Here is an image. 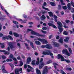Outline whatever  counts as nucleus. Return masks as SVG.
Listing matches in <instances>:
<instances>
[{
    "instance_id": "1",
    "label": "nucleus",
    "mask_w": 74,
    "mask_h": 74,
    "mask_svg": "<svg viewBox=\"0 0 74 74\" xmlns=\"http://www.w3.org/2000/svg\"><path fill=\"white\" fill-rule=\"evenodd\" d=\"M32 32H31V34H34V35H36L38 36V37H45V35L40 34L38 33H37L36 32H34L33 31V30L30 29H28L27 32L28 33L29 32V31Z\"/></svg>"
},
{
    "instance_id": "2",
    "label": "nucleus",
    "mask_w": 74,
    "mask_h": 74,
    "mask_svg": "<svg viewBox=\"0 0 74 74\" xmlns=\"http://www.w3.org/2000/svg\"><path fill=\"white\" fill-rule=\"evenodd\" d=\"M58 58L59 59H61V61H65L67 63H70V60H66L64 59V57H63V56H62V55H60V54H58Z\"/></svg>"
},
{
    "instance_id": "3",
    "label": "nucleus",
    "mask_w": 74,
    "mask_h": 74,
    "mask_svg": "<svg viewBox=\"0 0 74 74\" xmlns=\"http://www.w3.org/2000/svg\"><path fill=\"white\" fill-rule=\"evenodd\" d=\"M57 23L58 25V27L59 29L60 32V33H62V32L63 31V28H62L63 25H62V24L60 21H58Z\"/></svg>"
},
{
    "instance_id": "4",
    "label": "nucleus",
    "mask_w": 74,
    "mask_h": 74,
    "mask_svg": "<svg viewBox=\"0 0 74 74\" xmlns=\"http://www.w3.org/2000/svg\"><path fill=\"white\" fill-rule=\"evenodd\" d=\"M38 40L42 42L43 44H48V41L44 39H41L39 38H38Z\"/></svg>"
},
{
    "instance_id": "5",
    "label": "nucleus",
    "mask_w": 74,
    "mask_h": 74,
    "mask_svg": "<svg viewBox=\"0 0 74 74\" xmlns=\"http://www.w3.org/2000/svg\"><path fill=\"white\" fill-rule=\"evenodd\" d=\"M41 48H46L47 49H51L52 48V47L51 45H49L48 44H47L46 45H42L41 46Z\"/></svg>"
},
{
    "instance_id": "6",
    "label": "nucleus",
    "mask_w": 74,
    "mask_h": 74,
    "mask_svg": "<svg viewBox=\"0 0 74 74\" xmlns=\"http://www.w3.org/2000/svg\"><path fill=\"white\" fill-rule=\"evenodd\" d=\"M47 52L43 51V55H49L50 56H52L53 54L51 53V51L50 50H47Z\"/></svg>"
},
{
    "instance_id": "7",
    "label": "nucleus",
    "mask_w": 74,
    "mask_h": 74,
    "mask_svg": "<svg viewBox=\"0 0 74 74\" xmlns=\"http://www.w3.org/2000/svg\"><path fill=\"white\" fill-rule=\"evenodd\" d=\"M67 6L69 10H71V12L72 13H74V8H72L71 9V3H69L68 4Z\"/></svg>"
},
{
    "instance_id": "8",
    "label": "nucleus",
    "mask_w": 74,
    "mask_h": 74,
    "mask_svg": "<svg viewBox=\"0 0 74 74\" xmlns=\"http://www.w3.org/2000/svg\"><path fill=\"white\" fill-rule=\"evenodd\" d=\"M44 59L42 58H41L40 60V64L39 65L40 69H41L44 66V63L42 62L43 61Z\"/></svg>"
},
{
    "instance_id": "9",
    "label": "nucleus",
    "mask_w": 74,
    "mask_h": 74,
    "mask_svg": "<svg viewBox=\"0 0 74 74\" xmlns=\"http://www.w3.org/2000/svg\"><path fill=\"white\" fill-rule=\"evenodd\" d=\"M62 53H63V54H64V53H65L67 55V56H70V53L68 52L67 50V49H65V50H63L62 51Z\"/></svg>"
},
{
    "instance_id": "10",
    "label": "nucleus",
    "mask_w": 74,
    "mask_h": 74,
    "mask_svg": "<svg viewBox=\"0 0 74 74\" xmlns=\"http://www.w3.org/2000/svg\"><path fill=\"white\" fill-rule=\"evenodd\" d=\"M8 38H10L11 40H13L11 36H5V37H3L2 38L3 40H5V39L8 40Z\"/></svg>"
},
{
    "instance_id": "11",
    "label": "nucleus",
    "mask_w": 74,
    "mask_h": 74,
    "mask_svg": "<svg viewBox=\"0 0 74 74\" xmlns=\"http://www.w3.org/2000/svg\"><path fill=\"white\" fill-rule=\"evenodd\" d=\"M28 67L29 69H31L32 70V69H27L28 72H30V71H32V72H34V69L33 68V67H32L29 65H28Z\"/></svg>"
},
{
    "instance_id": "12",
    "label": "nucleus",
    "mask_w": 74,
    "mask_h": 74,
    "mask_svg": "<svg viewBox=\"0 0 74 74\" xmlns=\"http://www.w3.org/2000/svg\"><path fill=\"white\" fill-rule=\"evenodd\" d=\"M47 66H45L44 68V70L43 71V74H47L48 73V69H47Z\"/></svg>"
},
{
    "instance_id": "13",
    "label": "nucleus",
    "mask_w": 74,
    "mask_h": 74,
    "mask_svg": "<svg viewBox=\"0 0 74 74\" xmlns=\"http://www.w3.org/2000/svg\"><path fill=\"white\" fill-rule=\"evenodd\" d=\"M53 45L55 47H58L60 46V45L59 43H57L56 42H53Z\"/></svg>"
},
{
    "instance_id": "14",
    "label": "nucleus",
    "mask_w": 74,
    "mask_h": 74,
    "mask_svg": "<svg viewBox=\"0 0 74 74\" xmlns=\"http://www.w3.org/2000/svg\"><path fill=\"white\" fill-rule=\"evenodd\" d=\"M47 5V3L44 2L43 4V5L42 6V7L43 9L45 10H47V11H49V10L47 8H45L44 6Z\"/></svg>"
},
{
    "instance_id": "15",
    "label": "nucleus",
    "mask_w": 74,
    "mask_h": 74,
    "mask_svg": "<svg viewBox=\"0 0 74 74\" xmlns=\"http://www.w3.org/2000/svg\"><path fill=\"white\" fill-rule=\"evenodd\" d=\"M8 44L9 46L10 47L11 49H12V48H14V46H13V45H12V42H9Z\"/></svg>"
},
{
    "instance_id": "16",
    "label": "nucleus",
    "mask_w": 74,
    "mask_h": 74,
    "mask_svg": "<svg viewBox=\"0 0 74 74\" xmlns=\"http://www.w3.org/2000/svg\"><path fill=\"white\" fill-rule=\"evenodd\" d=\"M0 52H5V55L6 54H9V52H8V51H6L5 50H0Z\"/></svg>"
},
{
    "instance_id": "17",
    "label": "nucleus",
    "mask_w": 74,
    "mask_h": 74,
    "mask_svg": "<svg viewBox=\"0 0 74 74\" xmlns=\"http://www.w3.org/2000/svg\"><path fill=\"white\" fill-rule=\"evenodd\" d=\"M32 61V60L31 59V57H29L27 58V63L28 64L29 63V62H30Z\"/></svg>"
},
{
    "instance_id": "18",
    "label": "nucleus",
    "mask_w": 74,
    "mask_h": 74,
    "mask_svg": "<svg viewBox=\"0 0 74 74\" xmlns=\"http://www.w3.org/2000/svg\"><path fill=\"white\" fill-rule=\"evenodd\" d=\"M36 72L37 74H41V72L38 69H36Z\"/></svg>"
},
{
    "instance_id": "19",
    "label": "nucleus",
    "mask_w": 74,
    "mask_h": 74,
    "mask_svg": "<svg viewBox=\"0 0 74 74\" xmlns=\"http://www.w3.org/2000/svg\"><path fill=\"white\" fill-rule=\"evenodd\" d=\"M46 18L45 16L44 15H42L40 17V19L41 20H44Z\"/></svg>"
},
{
    "instance_id": "20",
    "label": "nucleus",
    "mask_w": 74,
    "mask_h": 74,
    "mask_svg": "<svg viewBox=\"0 0 74 74\" xmlns=\"http://www.w3.org/2000/svg\"><path fill=\"white\" fill-rule=\"evenodd\" d=\"M48 14H49V16L50 17L53 16V13L52 12H49Z\"/></svg>"
},
{
    "instance_id": "21",
    "label": "nucleus",
    "mask_w": 74,
    "mask_h": 74,
    "mask_svg": "<svg viewBox=\"0 0 74 74\" xmlns=\"http://www.w3.org/2000/svg\"><path fill=\"white\" fill-rule=\"evenodd\" d=\"M35 42L36 44V45H41V43L39 41H36Z\"/></svg>"
},
{
    "instance_id": "22",
    "label": "nucleus",
    "mask_w": 74,
    "mask_h": 74,
    "mask_svg": "<svg viewBox=\"0 0 74 74\" xmlns=\"http://www.w3.org/2000/svg\"><path fill=\"white\" fill-rule=\"evenodd\" d=\"M14 18H15L16 20H17L18 21H21V22H22L23 21H22V20L20 19V18H17L16 17V16H14Z\"/></svg>"
},
{
    "instance_id": "23",
    "label": "nucleus",
    "mask_w": 74,
    "mask_h": 74,
    "mask_svg": "<svg viewBox=\"0 0 74 74\" xmlns=\"http://www.w3.org/2000/svg\"><path fill=\"white\" fill-rule=\"evenodd\" d=\"M54 18L55 22H57V19H58V16L55 15H54Z\"/></svg>"
},
{
    "instance_id": "24",
    "label": "nucleus",
    "mask_w": 74,
    "mask_h": 74,
    "mask_svg": "<svg viewBox=\"0 0 74 74\" xmlns=\"http://www.w3.org/2000/svg\"><path fill=\"white\" fill-rule=\"evenodd\" d=\"M13 34L14 36L16 37H19V34L16 33H14Z\"/></svg>"
},
{
    "instance_id": "25",
    "label": "nucleus",
    "mask_w": 74,
    "mask_h": 74,
    "mask_svg": "<svg viewBox=\"0 0 74 74\" xmlns=\"http://www.w3.org/2000/svg\"><path fill=\"white\" fill-rule=\"evenodd\" d=\"M16 74H19V69H17L15 70Z\"/></svg>"
},
{
    "instance_id": "26",
    "label": "nucleus",
    "mask_w": 74,
    "mask_h": 74,
    "mask_svg": "<svg viewBox=\"0 0 74 74\" xmlns=\"http://www.w3.org/2000/svg\"><path fill=\"white\" fill-rule=\"evenodd\" d=\"M4 11L6 14L8 15V16L9 17H10V14H9V13H8L7 12V10H5Z\"/></svg>"
},
{
    "instance_id": "27",
    "label": "nucleus",
    "mask_w": 74,
    "mask_h": 74,
    "mask_svg": "<svg viewBox=\"0 0 74 74\" xmlns=\"http://www.w3.org/2000/svg\"><path fill=\"white\" fill-rule=\"evenodd\" d=\"M50 4H51V5L52 6H55V3L53 2H50Z\"/></svg>"
},
{
    "instance_id": "28",
    "label": "nucleus",
    "mask_w": 74,
    "mask_h": 74,
    "mask_svg": "<svg viewBox=\"0 0 74 74\" xmlns=\"http://www.w3.org/2000/svg\"><path fill=\"white\" fill-rule=\"evenodd\" d=\"M23 64V63L22 61H20V66H22Z\"/></svg>"
},
{
    "instance_id": "29",
    "label": "nucleus",
    "mask_w": 74,
    "mask_h": 74,
    "mask_svg": "<svg viewBox=\"0 0 74 74\" xmlns=\"http://www.w3.org/2000/svg\"><path fill=\"white\" fill-rule=\"evenodd\" d=\"M30 45L32 47V48H34V46H33V43L32 42H30Z\"/></svg>"
},
{
    "instance_id": "30",
    "label": "nucleus",
    "mask_w": 74,
    "mask_h": 74,
    "mask_svg": "<svg viewBox=\"0 0 74 74\" xmlns=\"http://www.w3.org/2000/svg\"><path fill=\"white\" fill-rule=\"evenodd\" d=\"M52 63V60H50L48 62H47V64H49V63Z\"/></svg>"
},
{
    "instance_id": "31",
    "label": "nucleus",
    "mask_w": 74,
    "mask_h": 74,
    "mask_svg": "<svg viewBox=\"0 0 74 74\" xmlns=\"http://www.w3.org/2000/svg\"><path fill=\"white\" fill-rule=\"evenodd\" d=\"M62 8L63 10H66L67 8V7L66 6H63Z\"/></svg>"
},
{
    "instance_id": "32",
    "label": "nucleus",
    "mask_w": 74,
    "mask_h": 74,
    "mask_svg": "<svg viewBox=\"0 0 74 74\" xmlns=\"http://www.w3.org/2000/svg\"><path fill=\"white\" fill-rule=\"evenodd\" d=\"M0 45H1V48H4V43H0Z\"/></svg>"
},
{
    "instance_id": "33",
    "label": "nucleus",
    "mask_w": 74,
    "mask_h": 74,
    "mask_svg": "<svg viewBox=\"0 0 74 74\" xmlns=\"http://www.w3.org/2000/svg\"><path fill=\"white\" fill-rule=\"evenodd\" d=\"M68 49L70 53H71V54H73V53H72V50H71V48H69Z\"/></svg>"
},
{
    "instance_id": "34",
    "label": "nucleus",
    "mask_w": 74,
    "mask_h": 74,
    "mask_svg": "<svg viewBox=\"0 0 74 74\" xmlns=\"http://www.w3.org/2000/svg\"><path fill=\"white\" fill-rule=\"evenodd\" d=\"M10 66L11 67H12V70H13V69H14V64H10Z\"/></svg>"
},
{
    "instance_id": "35",
    "label": "nucleus",
    "mask_w": 74,
    "mask_h": 74,
    "mask_svg": "<svg viewBox=\"0 0 74 74\" xmlns=\"http://www.w3.org/2000/svg\"><path fill=\"white\" fill-rule=\"evenodd\" d=\"M59 42H60V43H63V39H60L59 40Z\"/></svg>"
},
{
    "instance_id": "36",
    "label": "nucleus",
    "mask_w": 74,
    "mask_h": 74,
    "mask_svg": "<svg viewBox=\"0 0 74 74\" xmlns=\"http://www.w3.org/2000/svg\"><path fill=\"white\" fill-rule=\"evenodd\" d=\"M32 64L33 66H34L35 64V60H34L32 61Z\"/></svg>"
},
{
    "instance_id": "37",
    "label": "nucleus",
    "mask_w": 74,
    "mask_h": 74,
    "mask_svg": "<svg viewBox=\"0 0 74 74\" xmlns=\"http://www.w3.org/2000/svg\"><path fill=\"white\" fill-rule=\"evenodd\" d=\"M63 34L64 35H67L68 34V33L66 31H64L63 32Z\"/></svg>"
},
{
    "instance_id": "38",
    "label": "nucleus",
    "mask_w": 74,
    "mask_h": 74,
    "mask_svg": "<svg viewBox=\"0 0 74 74\" xmlns=\"http://www.w3.org/2000/svg\"><path fill=\"white\" fill-rule=\"evenodd\" d=\"M4 73H7V71L5 70V69H4V70H3L2 71Z\"/></svg>"
},
{
    "instance_id": "39",
    "label": "nucleus",
    "mask_w": 74,
    "mask_h": 74,
    "mask_svg": "<svg viewBox=\"0 0 74 74\" xmlns=\"http://www.w3.org/2000/svg\"><path fill=\"white\" fill-rule=\"evenodd\" d=\"M48 25L49 26H52L53 25V24L50 23H48Z\"/></svg>"
},
{
    "instance_id": "40",
    "label": "nucleus",
    "mask_w": 74,
    "mask_h": 74,
    "mask_svg": "<svg viewBox=\"0 0 74 74\" xmlns=\"http://www.w3.org/2000/svg\"><path fill=\"white\" fill-rule=\"evenodd\" d=\"M10 58H12V59H13V58H14V56H13L12 54H11L10 55Z\"/></svg>"
},
{
    "instance_id": "41",
    "label": "nucleus",
    "mask_w": 74,
    "mask_h": 74,
    "mask_svg": "<svg viewBox=\"0 0 74 74\" xmlns=\"http://www.w3.org/2000/svg\"><path fill=\"white\" fill-rule=\"evenodd\" d=\"M13 23L15 25H18V23L15 21H13Z\"/></svg>"
},
{
    "instance_id": "42",
    "label": "nucleus",
    "mask_w": 74,
    "mask_h": 74,
    "mask_svg": "<svg viewBox=\"0 0 74 74\" xmlns=\"http://www.w3.org/2000/svg\"><path fill=\"white\" fill-rule=\"evenodd\" d=\"M58 9L59 10H61V6L60 5H58Z\"/></svg>"
},
{
    "instance_id": "43",
    "label": "nucleus",
    "mask_w": 74,
    "mask_h": 74,
    "mask_svg": "<svg viewBox=\"0 0 74 74\" xmlns=\"http://www.w3.org/2000/svg\"><path fill=\"white\" fill-rule=\"evenodd\" d=\"M71 3L72 6H73V7H74V3L73 1H71Z\"/></svg>"
},
{
    "instance_id": "44",
    "label": "nucleus",
    "mask_w": 74,
    "mask_h": 74,
    "mask_svg": "<svg viewBox=\"0 0 74 74\" xmlns=\"http://www.w3.org/2000/svg\"><path fill=\"white\" fill-rule=\"evenodd\" d=\"M66 70H69L70 71H71V68L67 67L66 68Z\"/></svg>"
},
{
    "instance_id": "45",
    "label": "nucleus",
    "mask_w": 74,
    "mask_h": 74,
    "mask_svg": "<svg viewBox=\"0 0 74 74\" xmlns=\"http://www.w3.org/2000/svg\"><path fill=\"white\" fill-rule=\"evenodd\" d=\"M42 29H43V30H47V28L46 27H42Z\"/></svg>"
},
{
    "instance_id": "46",
    "label": "nucleus",
    "mask_w": 74,
    "mask_h": 74,
    "mask_svg": "<svg viewBox=\"0 0 74 74\" xmlns=\"http://www.w3.org/2000/svg\"><path fill=\"white\" fill-rule=\"evenodd\" d=\"M2 58L3 59H4L6 58V57L4 56H2Z\"/></svg>"
},
{
    "instance_id": "47",
    "label": "nucleus",
    "mask_w": 74,
    "mask_h": 74,
    "mask_svg": "<svg viewBox=\"0 0 74 74\" xmlns=\"http://www.w3.org/2000/svg\"><path fill=\"white\" fill-rule=\"evenodd\" d=\"M5 70V68L4 67V66H2V71H3V70Z\"/></svg>"
},
{
    "instance_id": "48",
    "label": "nucleus",
    "mask_w": 74,
    "mask_h": 74,
    "mask_svg": "<svg viewBox=\"0 0 74 74\" xmlns=\"http://www.w3.org/2000/svg\"><path fill=\"white\" fill-rule=\"evenodd\" d=\"M41 32H42V33H44V34H45V33H46L47 32L45 31L41 30Z\"/></svg>"
},
{
    "instance_id": "49",
    "label": "nucleus",
    "mask_w": 74,
    "mask_h": 74,
    "mask_svg": "<svg viewBox=\"0 0 74 74\" xmlns=\"http://www.w3.org/2000/svg\"><path fill=\"white\" fill-rule=\"evenodd\" d=\"M23 16L24 17V18H27V16L25 15V14H23Z\"/></svg>"
},
{
    "instance_id": "50",
    "label": "nucleus",
    "mask_w": 74,
    "mask_h": 74,
    "mask_svg": "<svg viewBox=\"0 0 74 74\" xmlns=\"http://www.w3.org/2000/svg\"><path fill=\"white\" fill-rule=\"evenodd\" d=\"M52 26L53 27V28H55V29L56 28V26L55 25H53V24Z\"/></svg>"
},
{
    "instance_id": "51",
    "label": "nucleus",
    "mask_w": 74,
    "mask_h": 74,
    "mask_svg": "<svg viewBox=\"0 0 74 74\" xmlns=\"http://www.w3.org/2000/svg\"><path fill=\"white\" fill-rule=\"evenodd\" d=\"M0 7H1V9H2V10H4V8H3V6L1 5Z\"/></svg>"
},
{
    "instance_id": "52",
    "label": "nucleus",
    "mask_w": 74,
    "mask_h": 74,
    "mask_svg": "<svg viewBox=\"0 0 74 74\" xmlns=\"http://www.w3.org/2000/svg\"><path fill=\"white\" fill-rule=\"evenodd\" d=\"M24 67L25 69H26L27 68V65L26 64H25L24 65Z\"/></svg>"
},
{
    "instance_id": "53",
    "label": "nucleus",
    "mask_w": 74,
    "mask_h": 74,
    "mask_svg": "<svg viewBox=\"0 0 74 74\" xmlns=\"http://www.w3.org/2000/svg\"><path fill=\"white\" fill-rule=\"evenodd\" d=\"M14 63L15 64H18V61H17V60L15 61V62H14Z\"/></svg>"
},
{
    "instance_id": "54",
    "label": "nucleus",
    "mask_w": 74,
    "mask_h": 74,
    "mask_svg": "<svg viewBox=\"0 0 74 74\" xmlns=\"http://www.w3.org/2000/svg\"><path fill=\"white\" fill-rule=\"evenodd\" d=\"M56 39H57V40H58V39L59 38V36H56Z\"/></svg>"
},
{
    "instance_id": "55",
    "label": "nucleus",
    "mask_w": 74,
    "mask_h": 74,
    "mask_svg": "<svg viewBox=\"0 0 74 74\" xmlns=\"http://www.w3.org/2000/svg\"><path fill=\"white\" fill-rule=\"evenodd\" d=\"M2 36H3V34L0 33V37H1Z\"/></svg>"
},
{
    "instance_id": "56",
    "label": "nucleus",
    "mask_w": 74,
    "mask_h": 74,
    "mask_svg": "<svg viewBox=\"0 0 74 74\" xmlns=\"http://www.w3.org/2000/svg\"><path fill=\"white\" fill-rule=\"evenodd\" d=\"M1 27H2L1 24L0 23V31H1Z\"/></svg>"
},
{
    "instance_id": "57",
    "label": "nucleus",
    "mask_w": 74,
    "mask_h": 74,
    "mask_svg": "<svg viewBox=\"0 0 74 74\" xmlns=\"http://www.w3.org/2000/svg\"><path fill=\"white\" fill-rule=\"evenodd\" d=\"M9 33V34H10V35H12V31H10Z\"/></svg>"
},
{
    "instance_id": "58",
    "label": "nucleus",
    "mask_w": 74,
    "mask_h": 74,
    "mask_svg": "<svg viewBox=\"0 0 74 74\" xmlns=\"http://www.w3.org/2000/svg\"><path fill=\"white\" fill-rule=\"evenodd\" d=\"M70 22V21L68 20H66V23H69V22Z\"/></svg>"
},
{
    "instance_id": "59",
    "label": "nucleus",
    "mask_w": 74,
    "mask_h": 74,
    "mask_svg": "<svg viewBox=\"0 0 74 74\" xmlns=\"http://www.w3.org/2000/svg\"><path fill=\"white\" fill-rule=\"evenodd\" d=\"M12 59H13V60H14V61H16L17 60H16V58H13Z\"/></svg>"
},
{
    "instance_id": "60",
    "label": "nucleus",
    "mask_w": 74,
    "mask_h": 74,
    "mask_svg": "<svg viewBox=\"0 0 74 74\" xmlns=\"http://www.w3.org/2000/svg\"><path fill=\"white\" fill-rule=\"evenodd\" d=\"M64 41H65V42H68V40L67 39H65L64 40Z\"/></svg>"
},
{
    "instance_id": "61",
    "label": "nucleus",
    "mask_w": 74,
    "mask_h": 74,
    "mask_svg": "<svg viewBox=\"0 0 74 74\" xmlns=\"http://www.w3.org/2000/svg\"><path fill=\"white\" fill-rule=\"evenodd\" d=\"M39 61H36V64H37V65H38V64H39Z\"/></svg>"
},
{
    "instance_id": "62",
    "label": "nucleus",
    "mask_w": 74,
    "mask_h": 74,
    "mask_svg": "<svg viewBox=\"0 0 74 74\" xmlns=\"http://www.w3.org/2000/svg\"><path fill=\"white\" fill-rule=\"evenodd\" d=\"M52 35H50L49 37V39H51V37H52Z\"/></svg>"
},
{
    "instance_id": "63",
    "label": "nucleus",
    "mask_w": 74,
    "mask_h": 74,
    "mask_svg": "<svg viewBox=\"0 0 74 74\" xmlns=\"http://www.w3.org/2000/svg\"><path fill=\"white\" fill-rule=\"evenodd\" d=\"M61 4L62 5H65V3H63V2H62V3H61Z\"/></svg>"
},
{
    "instance_id": "64",
    "label": "nucleus",
    "mask_w": 74,
    "mask_h": 74,
    "mask_svg": "<svg viewBox=\"0 0 74 74\" xmlns=\"http://www.w3.org/2000/svg\"><path fill=\"white\" fill-rule=\"evenodd\" d=\"M64 27L65 28H68V27H67V26L66 25H64Z\"/></svg>"
}]
</instances>
